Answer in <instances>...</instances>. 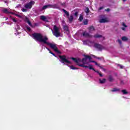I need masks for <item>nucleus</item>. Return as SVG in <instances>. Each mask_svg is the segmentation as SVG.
I'll use <instances>...</instances> for the list:
<instances>
[{"label":"nucleus","instance_id":"1","mask_svg":"<svg viewBox=\"0 0 130 130\" xmlns=\"http://www.w3.org/2000/svg\"><path fill=\"white\" fill-rule=\"evenodd\" d=\"M84 56L85 57V58H83L82 59H81V58L79 57H71V59H72L73 61H74L75 63H76L77 65L79 67L85 68H88L90 70H92L94 72L97 73L98 75H100V77H103V74L100 73L99 71H96L95 69L93 68V66L89 64L87 62V59H92L91 56L84 55Z\"/></svg>","mask_w":130,"mask_h":130},{"label":"nucleus","instance_id":"2","mask_svg":"<svg viewBox=\"0 0 130 130\" xmlns=\"http://www.w3.org/2000/svg\"><path fill=\"white\" fill-rule=\"evenodd\" d=\"M32 37L34 38V39L36 40L39 43H43L44 44H46L48 45L50 48L53 49L54 52L58 54L61 53L60 51L58 50V48H57V46H56L55 44L50 43L47 42L48 40L47 37L43 36L40 33H34L32 34Z\"/></svg>","mask_w":130,"mask_h":130},{"label":"nucleus","instance_id":"3","mask_svg":"<svg viewBox=\"0 0 130 130\" xmlns=\"http://www.w3.org/2000/svg\"><path fill=\"white\" fill-rule=\"evenodd\" d=\"M53 30L54 31L53 34L54 37L57 38L60 37V31L59 30V28L55 25L53 26Z\"/></svg>","mask_w":130,"mask_h":130},{"label":"nucleus","instance_id":"4","mask_svg":"<svg viewBox=\"0 0 130 130\" xmlns=\"http://www.w3.org/2000/svg\"><path fill=\"white\" fill-rule=\"evenodd\" d=\"M59 58H60V59H61V62L62 63H71V61H69L68 59H67V57L65 55H59Z\"/></svg>","mask_w":130,"mask_h":130},{"label":"nucleus","instance_id":"5","mask_svg":"<svg viewBox=\"0 0 130 130\" xmlns=\"http://www.w3.org/2000/svg\"><path fill=\"white\" fill-rule=\"evenodd\" d=\"M94 48L99 50V51H102L103 49H104V47H103L102 45L98 43H94Z\"/></svg>","mask_w":130,"mask_h":130},{"label":"nucleus","instance_id":"6","mask_svg":"<svg viewBox=\"0 0 130 130\" xmlns=\"http://www.w3.org/2000/svg\"><path fill=\"white\" fill-rule=\"evenodd\" d=\"M35 4L34 1H30V2H29L28 4H27L25 5V8L26 9H31L32 8V5Z\"/></svg>","mask_w":130,"mask_h":130},{"label":"nucleus","instance_id":"7","mask_svg":"<svg viewBox=\"0 0 130 130\" xmlns=\"http://www.w3.org/2000/svg\"><path fill=\"white\" fill-rule=\"evenodd\" d=\"M49 7V8H52V9H59V7L58 6V4H55L53 5H47Z\"/></svg>","mask_w":130,"mask_h":130},{"label":"nucleus","instance_id":"8","mask_svg":"<svg viewBox=\"0 0 130 130\" xmlns=\"http://www.w3.org/2000/svg\"><path fill=\"white\" fill-rule=\"evenodd\" d=\"M82 35H83V37L86 38H92V35H90L87 31L83 32Z\"/></svg>","mask_w":130,"mask_h":130},{"label":"nucleus","instance_id":"9","mask_svg":"<svg viewBox=\"0 0 130 130\" xmlns=\"http://www.w3.org/2000/svg\"><path fill=\"white\" fill-rule=\"evenodd\" d=\"M2 12H3V13H5V14H7V15H10V14H13V12H11L9 11L8 10V9H6V8L3 9L2 10Z\"/></svg>","mask_w":130,"mask_h":130},{"label":"nucleus","instance_id":"10","mask_svg":"<svg viewBox=\"0 0 130 130\" xmlns=\"http://www.w3.org/2000/svg\"><path fill=\"white\" fill-rule=\"evenodd\" d=\"M99 22L101 23H105L108 22V20L106 18H105L100 19Z\"/></svg>","mask_w":130,"mask_h":130},{"label":"nucleus","instance_id":"11","mask_svg":"<svg viewBox=\"0 0 130 130\" xmlns=\"http://www.w3.org/2000/svg\"><path fill=\"white\" fill-rule=\"evenodd\" d=\"M108 79L109 80V82H112L114 80V78H113V76L111 75H109Z\"/></svg>","mask_w":130,"mask_h":130},{"label":"nucleus","instance_id":"12","mask_svg":"<svg viewBox=\"0 0 130 130\" xmlns=\"http://www.w3.org/2000/svg\"><path fill=\"white\" fill-rule=\"evenodd\" d=\"M69 23H72L74 20V16L73 15H71L69 17H68Z\"/></svg>","mask_w":130,"mask_h":130},{"label":"nucleus","instance_id":"13","mask_svg":"<svg viewBox=\"0 0 130 130\" xmlns=\"http://www.w3.org/2000/svg\"><path fill=\"white\" fill-rule=\"evenodd\" d=\"M83 19H84L83 15H79V19H78L79 22H82V20H83Z\"/></svg>","mask_w":130,"mask_h":130},{"label":"nucleus","instance_id":"14","mask_svg":"<svg viewBox=\"0 0 130 130\" xmlns=\"http://www.w3.org/2000/svg\"><path fill=\"white\" fill-rule=\"evenodd\" d=\"M121 40H122V41L125 42L128 41V38L125 36H124L121 38Z\"/></svg>","mask_w":130,"mask_h":130},{"label":"nucleus","instance_id":"15","mask_svg":"<svg viewBox=\"0 0 130 130\" xmlns=\"http://www.w3.org/2000/svg\"><path fill=\"white\" fill-rule=\"evenodd\" d=\"M46 49L48 50V51H49V53L51 54L52 55H53V56L56 57L55 54L52 52L51 51H50V50L49 49V48H46Z\"/></svg>","mask_w":130,"mask_h":130},{"label":"nucleus","instance_id":"16","mask_svg":"<svg viewBox=\"0 0 130 130\" xmlns=\"http://www.w3.org/2000/svg\"><path fill=\"white\" fill-rule=\"evenodd\" d=\"M93 37L94 38H102L103 37V36L102 35H95Z\"/></svg>","mask_w":130,"mask_h":130},{"label":"nucleus","instance_id":"17","mask_svg":"<svg viewBox=\"0 0 130 130\" xmlns=\"http://www.w3.org/2000/svg\"><path fill=\"white\" fill-rule=\"evenodd\" d=\"M88 30H89L90 32H91L95 30V28H94L93 26H91L89 28H88Z\"/></svg>","mask_w":130,"mask_h":130},{"label":"nucleus","instance_id":"18","mask_svg":"<svg viewBox=\"0 0 130 130\" xmlns=\"http://www.w3.org/2000/svg\"><path fill=\"white\" fill-rule=\"evenodd\" d=\"M63 30L66 31H69V27L68 25L63 26Z\"/></svg>","mask_w":130,"mask_h":130},{"label":"nucleus","instance_id":"19","mask_svg":"<svg viewBox=\"0 0 130 130\" xmlns=\"http://www.w3.org/2000/svg\"><path fill=\"white\" fill-rule=\"evenodd\" d=\"M62 11H63V13L67 15V17L69 16V12H67V11H66L64 9H62Z\"/></svg>","mask_w":130,"mask_h":130},{"label":"nucleus","instance_id":"20","mask_svg":"<svg viewBox=\"0 0 130 130\" xmlns=\"http://www.w3.org/2000/svg\"><path fill=\"white\" fill-rule=\"evenodd\" d=\"M99 81L100 83L104 84L106 82V79H103V80L101 79H100Z\"/></svg>","mask_w":130,"mask_h":130},{"label":"nucleus","instance_id":"21","mask_svg":"<svg viewBox=\"0 0 130 130\" xmlns=\"http://www.w3.org/2000/svg\"><path fill=\"white\" fill-rule=\"evenodd\" d=\"M27 24H29V25L30 27H33L32 23H31V22L30 21V20H29V19H27Z\"/></svg>","mask_w":130,"mask_h":130},{"label":"nucleus","instance_id":"22","mask_svg":"<svg viewBox=\"0 0 130 130\" xmlns=\"http://www.w3.org/2000/svg\"><path fill=\"white\" fill-rule=\"evenodd\" d=\"M119 91H120V89H118L116 88H114L112 89V90H111V91L112 92Z\"/></svg>","mask_w":130,"mask_h":130},{"label":"nucleus","instance_id":"23","mask_svg":"<svg viewBox=\"0 0 130 130\" xmlns=\"http://www.w3.org/2000/svg\"><path fill=\"white\" fill-rule=\"evenodd\" d=\"M122 92V93H123V94H128V92L126 91V90L124 89V90H122V91H121Z\"/></svg>","mask_w":130,"mask_h":130},{"label":"nucleus","instance_id":"24","mask_svg":"<svg viewBox=\"0 0 130 130\" xmlns=\"http://www.w3.org/2000/svg\"><path fill=\"white\" fill-rule=\"evenodd\" d=\"M89 12L90 11H89V8L86 7V10H85V13L88 14V13H89Z\"/></svg>","mask_w":130,"mask_h":130},{"label":"nucleus","instance_id":"25","mask_svg":"<svg viewBox=\"0 0 130 130\" xmlns=\"http://www.w3.org/2000/svg\"><path fill=\"white\" fill-rule=\"evenodd\" d=\"M40 19H42L43 21H45V20L46 19L45 16H40Z\"/></svg>","mask_w":130,"mask_h":130},{"label":"nucleus","instance_id":"26","mask_svg":"<svg viewBox=\"0 0 130 130\" xmlns=\"http://www.w3.org/2000/svg\"><path fill=\"white\" fill-rule=\"evenodd\" d=\"M70 68H71V69L73 70H78V68L74 67V66H70Z\"/></svg>","mask_w":130,"mask_h":130},{"label":"nucleus","instance_id":"27","mask_svg":"<svg viewBox=\"0 0 130 130\" xmlns=\"http://www.w3.org/2000/svg\"><path fill=\"white\" fill-rule=\"evenodd\" d=\"M83 23H84V25H87L88 24V20L85 19L84 20V21H83Z\"/></svg>","mask_w":130,"mask_h":130},{"label":"nucleus","instance_id":"28","mask_svg":"<svg viewBox=\"0 0 130 130\" xmlns=\"http://www.w3.org/2000/svg\"><path fill=\"white\" fill-rule=\"evenodd\" d=\"M48 8H49V7H48V6H47V5H45V6H44V7H43L42 10H45L47 9Z\"/></svg>","mask_w":130,"mask_h":130},{"label":"nucleus","instance_id":"29","mask_svg":"<svg viewBox=\"0 0 130 130\" xmlns=\"http://www.w3.org/2000/svg\"><path fill=\"white\" fill-rule=\"evenodd\" d=\"M118 42L119 43V44L121 45L122 44V41L121 40L118 39Z\"/></svg>","mask_w":130,"mask_h":130},{"label":"nucleus","instance_id":"30","mask_svg":"<svg viewBox=\"0 0 130 130\" xmlns=\"http://www.w3.org/2000/svg\"><path fill=\"white\" fill-rule=\"evenodd\" d=\"M122 25L123 26H124V27H127V26H126V25L125 24V23H124V22H122Z\"/></svg>","mask_w":130,"mask_h":130},{"label":"nucleus","instance_id":"31","mask_svg":"<svg viewBox=\"0 0 130 130\" xmlns=\"http://www.w3.org/2000/svg\"><path fill=\"white\" fill-rule=\"evenodd\" d=\"M26 29L27 30H28L29 31H31V28L30 27H28V26H27L26 27Z\"/></svg>","mask_w":130,"mask_h":130},{"label":"nucleus","instance_id":"32","mask_svg":"<svg viewBox=\"0 0 130 130\" xmlns=\"http://www.w3.org/2000/svg\"><path fill=\"white\" fill-rule=\"evenodd\" d=\"M91 60V59H89V62H92V63H95V62H96L95 61H94V60Z\"/></svg>","mask_w":130,"mask_h":130},{"label":"nucleus","instance_id":"33","mask_svg":"<svg viewBox=\"0 0 130 130\" xmlns=\"http://www.w3.org/2000/svg\"><path fill=\"white\" fill-rule=\"evenodd\" d=\"M22 11H23V12H27V9H25V8H23L22 9Z\"/></svg>","mask_w":130,"mask_h":130},{"label":"nucleus","instance_id":"34","mask_svg":"<svg viewBox=\"0 0 130 130\" xmlns=\"http://www.w3.org/2000/svg\"><path fill=\"white\" fill-rule=\"evenodd\" d=\"M104 7H100V8H99V11H101V10H102L103 9H104Z\"/></svg>","mask_w":130,"mask_h":130},{"label":"nucleus","instance_id":"35","mask_svg":"<svg viewBox=\"0 0 130 130\" xmlns=\"http://www.w3.org/2000/svg\"><path fill=\"white\" fill-rule=\"evenodd\" d=\"M78 15V12H75L74 15L75 17H77Z\"/></svg>","mask_w":130,"mask_h":130},{"label":"nucleus","instance_id":"36","mask_svg":"<svg viewBox=\"0 0 130 130\" xmlns=\"http://www.w3.org/2000/svg\"><path fill=\"white\" fill-rule=\"evenodd\" d=\"M118 66L120 67V69H123V67L122 65L119 64Z\"/></svg>","mask_w":130,"mask_h":130},{"label":"nucleus","instance_id":"37","mask_svg":"<svg viewBox=\"0 0 130 130\" xmlns=\"http://www.w3.org/2000/svg\"><path fill=\"white\" fill-rule=\"evenodd\" d=\"M12 20H13V22L14 23H16L17 22V20H16L15 18L12 19Z\"/></svg>","mask_w":130,"mask_h":130},{"label":"nucleus","instance_id":"38","mask_svg":"<svg viewBox=\"0 0 130 130\" xmlns=\"http://www.w3.org/2000/svg\"><path fill=\"white\" fill-rule=\"evenodd\" d=\"M95 58H96V59H99L100 60L102 59V58L101 57H95Z\"/></svg>","mask_w":130,"mask_h":130},{"label":"nucleus","instance_id":"39","mask_svg":"<svg viewBox=\"0 0 130 130\" xmlns=\"http://www.w3.org/2000/svg\"><path fill=\"white\" fill-rule=\"evenodd\" d=\"M94 64L96 65V66H98V67H100V65L99 64H98V62H95L94 63Z\"/></svg>","mask_w":130,"mask_h":130},{"label":"nucleus","instance_id":"40","mask_svg":"<svg viewBox=\"0 0 130 130\" xmlns=\"http://www.w3.org/2000/svg\"><path fill=\"white\" fill-rule=\"evenodd\" d=\"M106 11L109 12V11H110V9L108 8V9H106Z\"/></svg>","mask_w":130,"mask_h":130},{"label":"nucleus","instance_id":"41","mask_svg":"<svg viewBox=\"0 0 130 130\" xmlns=\"http://www.w3.org/2000/svg\"><path fill=\"white\" fill-rule=\"evenodd\" d=\"M61 5L62 6H65V3H61Z\"/></svg>","mask_w":130,"mask_h":130},{"label":"nucleus","instance_id":"42","mask_svg":"<svg viewBox=\"0 0 130 130\" xmlns=\"http://www.w3.org/2000/svg\"><path fill=\"white\" fill-rule=\"evenodd\" d=\"M121 29H122V30L123 31H125V28L124 27H122Z\"/></svg>","mask_w":130,"mask_h":130},{"label":"nucleus","instance_id":"43","mask_svg":"<svg viewBox=\"0 0 130 130\" xmlns=\"http://www.w3.org/2000/svg\"><path fill=\"white\" fill-rule=\"evenodd\" d=\"M4 3H6V4H7V3H8V2H7V1H4Z\"/></svg>","mask_w":130,"mask_h":130},{"label":"nucleus","instance_id":"44","mask_svg":"<svg viewBox=\"0 0 130 130\" xmlns=\"http://www.w3.org/2000/svg\"><path fill=\"white\" fill-rule=\"evenodd\" d=\"M127 0H122L123 2H126Z\"/></svg>","mask_w":130,"mask_h":130},{"label":"nucleus","instance_id":"45","mask_svg":"<svg viewBox=\"0 0 130 130\" xmlns=\"http://www.w3.org/2000/svg\"><path fill=\"white\" fill-rule=\"evenodd\" d=\"M100 68L102 69V67H100Z\"/></svg>","mask_w":130,"mask_h":130},{"label":"nucleus","instance_id":"46","mask_svg":"<svg viewBox=\"0 0 130 130\" xmlns=\"http://www.w3.org/2000/svg\"><path fill=\"white\" fill-rule=\"evenodd\" d=\"M17 15L19 17V15Z\"/></svg>","mask_w":130,"mask_h":130},{"label":"nucleus","instance_id":"47","mask_svg":"<svg viewBox=\"0 0 130 130\" xmlns=\"http://www.w3.org/2000/svg\"><path fill=\"white\" fill-rule=\"evenodd\" d=\"M129 16H130V13H129Z\"/></svg>","mask_w":130,"mask_h":130},{"label":"nucleus","instance_id":"48","mask_svg":"<svg viewBox=\"0 0 130 130\" xmlns=\"http://www.w3.org/2000/svg\"><path fill=\"white\" fill-rule=\"evenodd\" d=\"M110 22V21L109 20V22Z\"/></svg>","mask_w":130,"mask_h":130},{"label":"nucleus","instance_id":"49","mask_svg":"<svg viewBox=\"0 0 130 130\" xmlns=\"http://www.w3.org/2000/svg\"><path fill=\"white\" fill-rule=\"evenodd\" d=\"M86 1H88V0H86Z\"/></svg>","mask_w":130,"mask_h":130}]
</instances>
